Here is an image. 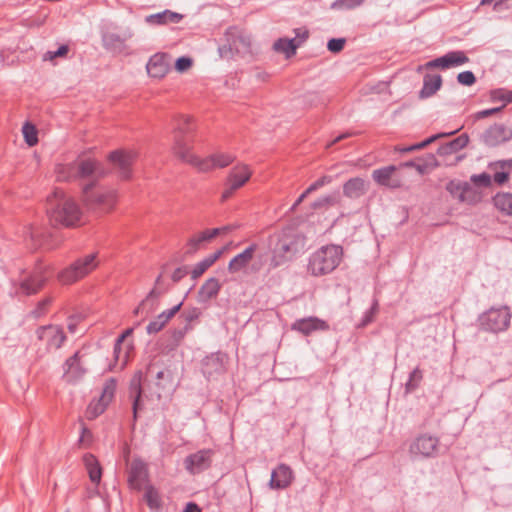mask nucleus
<instances>
[{"mask_svg": "<svg viewBox=\"0 0 512 512\" xmlns=\"http://www.w3.org/2000/svg\"><path fill=\"white\" fill-rule=\"evenodd\" d=\"M422 371L416 367L410 374H409V379L408 381L405 383V390L406 392H412L414 391L420 384L421 380H422Z\"/></svg>", "mask_w": 512, "mask_h": 512, "instance_id": "obj_47", "label": "nucleus"}, {"mask_svg": "<svg viewBox=\"0 0 512 512\" xmlns=\"http://www.w3.org/2000/svg\"><path fill=\"white\" fill-rule=\"evenodd\" d=\"M47 215L53 225L70 228L82 223L83 212L72 197L63 190L55 188L47 197Z\"/></svg>", "mask_w": 512, "mask_h": 512, "instance_id": "obj_2", "label": "nucleus"}, {"mask_svg": "<svg viewBox=\"0 0 512 512\" xmlns=\"http://www.w3.org/2000/svg\"><path fill=\"white\" fill-rule=\"evenodd\" d=\"M306 237L292 227H286L276 234L272 248L270 268L275 269L292 261L305 248Z\"/></svg>", "mask_w": 512, "mask_h": 512, "instance_id": "obj_3", "label": "nucleus"}, {"mask_svg": "<svg viewBox=\"0 0 512 512\" xmlns=\"http://www.w3.org/2000/svg\"><path fill=\"white\" fill-rule=\"evenodd\" d=\"M223 250H217L213 254L199 261L191 271L192 279L199 278L208 268H210L222 255Z\"/></svg>", "mask_w": 512, "mask_h": 512, "instance_id": "obj_37", "label": "nucleus"}, {"mask_svg": "<svg viewBox=\"0 0 512 512\" xmlns=\"http://www.w3.org/2000/svg\"><path fill=\"white\" fill-rule=\"evenodd\" d=\"M345 43V38H332L327 43V49L332 53H339L343 50Z\"/></svg>", "mask_w": 512, "mask_h": 512, "instance_id": "obj_54", "label": "nucleus"}, {"mask_svg": "<svg viewBox=\"0 0 512 512\" xmlns=\"http://www.w3.org/2000/svg\"><path fill=\"white\" fill-rule=\"evenodd\" d=\"M69 51V48L67 45H61L56 51H48L44 55V60H53L57 57H63L65 56Z\"/></svg>", "mask_w": 512, "mask_h": 512, "instance_id": "obj_58", "label": "nucleus"}, {"mask_svg": "<svg viewBox=\"0 0 512 512\" xmlns=\"http://www.w3.org/2000/svg\"><path fill=\"white\" fill-rule=\"evenodd\" d=\"M48 267L41 261L37 262L33 272L20 281V291L25 295H32L37 293L45 284L48 275Z\"/></svg>", "mask_w": 512, "mask_h": 512, "instance_id": "obj_11", "label": "nucleus"}, {"mask_svg": "<svg viewBox=\"0 0 512 512\" xmlns=\"http://www.w3.org/2000/svg\"><path fill=\"white\" fill-rule=\"evenodd\" d=\"M468 184L469 183L467 182L450 181L447 184L446 189L454 198L459 201V196L463 193L465 186H468Z\"/></svg>", "mask_w": 512, "mask_h": 512, "instance_id": "obj_48", "label": "nucleus"}, {"mask_svg": "<svg viewBox=\"0 0 512 512\" xmlns=\"http://www.w3.org/2000/svg\"><path fill=\"white\" fill-rule=\"evenodd\" d=\"M457 81L461 85L471 86L476 82V77L472 71H463L457 75Z\"/></svg>", "mask_w": 512, "mask_h": 512, "instance_id": "obj_52", "label": "nucleus"}, {"mask_svg": "<svg viewBox=\"0 0 512 512\" xmlns=\"http://www.w3.org/2000/svg\"><path fill=\"white\" fill-rule=\"evenodd\" d=\"M188 267L187 266H181L174 270L172 273V280L173 282L177 283L180 280H182L187 274H188Z\"/></svg>", "mask_w": 512, "mask_h": 512, "instance_id": "obj_61", "label": "nucleus"}, {"mask_svg": "<svg viewBox=\"0 0 512 512\" xmlns=\"http://www.w3.org/2000/svg\"><path fill=\"white\" fill-rule=\"evenodd\" d=\"M340 195L339 192H333L329 195L318 198L312 203L313 209H320L323 207L334 206L339 203Z\"/></svg>", "mask_w": 512, "mask_h": 512, "instance_id": "obj_40", "label": "nucleus"}, {"mask_svg": "<svg viewBox=\"0 0 512 512\" xmlns=\"http://www.w3.org/2000/svg\"><path fill=\"white\" fill-rule=\"evenodd\" d=\"M144 498L151 510H158L161 508L162 500L160 494L152 485H148L146 487Z\"/></svg>", "mask_w": 512, "mask_h": 512, "instance_id": "obj_38", "label": "nucleus"}, {"mask_svg": "<svg viewBox=\"0 0 512 512\" xmlns=\"http://www.w3.org/2000/svg\"><path fill=\"white\" fill-rule=\"evenodd\" d=\"M365 0H336L332 4L334 9H354L360 6Z\"/></svg>", "mask_w": 512, "mask_h": 512, "instance_id": "obj_49", "label": "nucleus"}, {"mask_svg": "<svg viewBox=\"0 0 512 512\" xmlns=\"http://www.w3.org/2000/svg\"><path fill=\"white\" fill-rule=\"evenodd\" d=\"M479 200V194L470 184L465 186L463 193L459 196V202L461 203L475 204Z\"/></svg>", "mask_w": 512, "mask_h": 512, "instance_id": "obj_46", "label": "nucleus"}, {"mask_svg": "<svg viewBox=\"0 0 512 512\" xmlns=\"http://www.w3.org/2000/svg\"><path fill=\"white\" fill-rule=\"evenodd\" d=\"M492 99L501 100L504 101L505 103H512V92L505 91L503 89H497L492 92Z\"/></svg>", "mask_w": 512, "mask_h": 512, "instance_id": "obj_56", "label": "nucleus"}, {"mask_svg": "<svg viewBox=\"0 0 512 512\" xmlns=\"http://www.w3.org/2000/svg\"><path fill=\"white\" fill-rule=\"evenodd\" d=\"M291 329L303 334L304 336H309L316 331H327L329 329V325L326 321L318 317L310 316L295 320L291 325Z\"/></svg>", "mask_w": 512, "mask_h": 512, "instance_id": "obj_20", "label": "nucleus"}, {"mask_svg": "<svg viewBox=\"0 0 512 512\" xmlns=\"http://www.w3.org/2000/svg\"><path fill=\"white\" fill-rule=\"evenodd\" d=\"M116 388H117V381L115 378L111 377L109 379H107L105 382H104V385H103V388H102V393L100 395V398L101 401L103 403H110L114 396H115V392H116Z\"/></svg>", "mask_w": 512, "mask_h": 512, "instance_id": "obj_39", "label": "nucleus"}, {"mask_svg": "<svg viewBox=\"0 0 512 512\" xmlns=\"http://www.w3.org/2000/svg\"><path fill=\"white\" fill-rule=\"evenodd\" d=\"M108 405H109L108 403H103L101 401V399H99L96 403L90 404L88 411H87L89 414V417L95 418V417L99 416L100 414H102L105 411V409L107 408Z\"/></svg>", "mask_w": 512, "mask_h": 512, "instance_id": "obj_51", "label": "nucleus"}, {"mask_svg": "<svg viewBox=\"0 0 512 512\" xmlns=\"http://www.w3.org/2000/svg\"><path fill=\"white\" fill-rule=\"evenodd\" d=\"M133 332V328H128L126 329L117 339H116V342H115V345H114V352L116 353L118 350L121 349V344L123 342V340L131 335Z\"/></svg>", "mask_w": 512, "mask_h": 512, "instance_id": "obj_63", "label": "nucleus"}, {"mask_svg": "<svg viewBox=\"0 0 512 512\" xmlns=\"http://www.w3.org/2000/svg\"><path fill=\"white\" fill-rule=\"evenodd\" d=\"M251 177V171L246 165H237L230 171L227 183L232 185V189L241 188Z\"/></svg>", "mask_w": 512, "mask_h": 512, "instance_id": "obj_31", "label": "nucleus"}, {"mask_svg": "<svg viewBox=\"0 0 512 512\" xmlns=\"http://www.w3.org/2000/svg\"><path fill=\"white\" fill-rule=\"evenodd\" d=\"M470 180L477 186L489 187L491 185V176L486 172L474 174L471 176Z\"/></svg>", "mask_w": 512, "mask_h": 512, "instance_id": "obj_50", "label": "nucleus"}, {"mask_svg": "<svg viewBox=\"0 0 512 512\" xmlns=\"http://www.w3.org/2000/svg\"><path fill=\"white\" fill-rule=\"evenodd\" d=\"M439 446L438 437L424 433L412 441L409 453L413 459L435 458L439 454Z\"/></svg>", "mask_w": 512, "mask_h": 512, "instance_id": "obj_9", "label": "nucleus"}, {"mask_svg": "<svg viewBox=\"0 0 512 512\" xmlns=\"http://www.w3.org/2000/svg\"><path fill=\"white\" fill-rule=\"evenodd\" d=\"M221 283L215 277L208 278L198 291V302L207 303L218 296L221 290Z\"/></svg>", "mask_w": 512, "mask_h": 512, "instance_id": "obj_30", "label": "nucleus"}, {"mask_svg": "<svg viewBox=\"0 0 512 512\" xmlns=\"http://www.w3.org/2000/svg\"><path fill=\"white\" fill-rule=\"evenodd\" d=\"M192 59L187 56L179 57L175 62V69L178 72H184L192 66Z\"/></svg>", "mask_w": 512, "mask_h": 512, "instance_id": "obj_57", "label": "nucleus"}, {"mask_svg": "<svg viewBox=\"0 0 512 512\" xmlns=\"http://www.w3.org/2000/svg\"><path fill=\"white\" fill-rule=\"evenodd\" d=\"M26 241H30L33 248L53 249L57 243L53 240L52 232L49 228L31 224L24 228L23 232Z\"/></svg>", "mask_w": 512, "mask_h": 512, "instance_id": "obj_10", "label": "nucleus"}, {"mask_svg": "<svg viewBox=\"0 0 512 512\" xmlns=\"http://www.w3.org/2000/svg\"><path fill=\"white\" fill-rule=\"evenodd\" d=\"M512 130L503 124H495L490 126L481 134V141L488 147H496L510 140Z\"/></svg>", "mask_w": 512, "mask_h": 512, "instance_id": "obj_19", "label": "nucleus"}, {"mask_svg": "<svg viewBox=\"0 0 512 512\" xmlns=\"http://www.w3.org/2000/svg\"><path fill=\"white\" fill-rule=\"evenodd\" d=\"M495 208L506 216L512 217V193L498 192L492 198Z\"/></svg>", "mask_w": 512, "mask_h": 512, "instance_id": "obj_36", "label": "nucleus"}, {"mask_svg": "<svg viewBox=\"0 0 512 512\" xmlns=\"http://www.w3.org/2000/svg\"><path fill=\"white\" fill-rule=\"evenodd\" d=\"M102 42H103V46L106 49L114 50V49L120 48L124 44L125 39L122 38L117 33H105L102 36Z\"/></svg>", "mask_w": 512, "mask_h": 512, "instance_id": "obj_41", "label": "nucleus"}, {"mask_svg": "<svg viewBox=\"0 0 512 512\" xmlns=\"http://www.w3.org/2000/svg\"><path fill=\"white\" fill-rule=\"evenodd\" d=\"M143 373L137 371L131 378L128 388V396L132 402L133 420L136 421L138 413L144 409V403L142 399Z\"/></svg>", "mask_w": 512, "mask_h": 512, "instance_id": "obj_16", "label": "nucleus"}, {"mask_svg": "<svg viewBox=\"0 0 512 512\" xmlns=\"http://www.w3.org/2000/svg\"><path fill=\"white\" fill-rule=\"evenodd\" d=\"M83 462L91 482L98 484L102 477V469L97 458L93 454H85Z\"/></svg>", "mask_w": 512, "mask_h": 512, "instance_id": "obj_35", "label": "nucleus"}, {"mask_svg": "<svg viewBox=\"0 0 512 512\" xmlns=\"http://www.w3.org/2000/svg\"><path fill=\"white\" fill-rule=\"evenodd\" d=\"M368 182L363 178L355 177L346 181L343 185V194L350 199H359L368 191Z\"/></svg>", "mask_w": 512, "mask_h": 512, "instance_id": "obj_28", "label": "nucleus"}, {"mask_svg": "<svg viewBox=\"0 0 512 512\" xmlns=\"http://www.w3.org/2000/svg\"><path fill=\"white\" fill-rule=\"evenodd\" d=\"M342 257L341 246L334 244L322 246L310 255L307 270L316 277L327 275L339 266Z\"/></svg>", "mask_w": 512, "mask_h": 512, "instance_id": "obj_5", "label": "nucleus"}, {"mask_svg": "<svg viewBox=\"0 0 512 512\" xmlns=\"http://www.w3.org/2000/svg\"><path fill=\"white\" fill-rule=\"evenodd\" d=\"M165 293V289H162L161 287H154L146 296L144 299L150 307L146 311L145 315H149L152 313L158 306L157 300Z\"/></svg>", "mask_w": 512, "mask_h": 512, "instance_id": "obj_43", "label": "nucleus"}, {"mask_svg": "<svg viewBox=\"0 0 512 512\" xmlns=\"http://www.w3.org/2000/svg\"><path fill=\"white\" fill-rule=\"evenodd\" d=\"M147 480V465L140 459L133 460L128 473V483L130 488L140 491Z\"/></svg>", "mask_w": 512, "mask_h": 512, "instance_id": "obj_21", "label": "nucleus"}, {"mask_svg": "<svg viewBox=\"0 0 512 512\" xmlns=\"http://www.w3.org/2000/svg\"><path fill=\"white\" fill-rule=\"evenodd\" d=\"M183 15L171 10H164L155 14L146 16L145 22L150 25H164L168 23H179Z\"/></svg>", "mask_w": 512, "mask_h": 512, "instance_id": "obj_32", "label": "nucleus"}, {"mask_svg": "<svg viewBox=\"0 0 512 512\" xmlns=\"http://www.w3.org/2000/svg\"><path fill=\"white\" fill-rule=\"evenodd\" d=\"M63 369L68 381L73 382H76L79 379H81L86 373V369L84 368L81 362L79 352H75L71 357H69L65 361Z\"/></svg>", "mask_w": 512, "mask_h": 512, "instance_id": "obj_25", "label": "nucleus"}, {"mask_svg": "<svg viewBox=\"0 0 512 512\" xmlns=\"http://www.w3.org/2000/svg\"><path fill=\"white\" fill-rule=\"evenodd\" d=\"M469 62V58L464 51L453 50L449 51L441 57L430 60L426 63V68H441L449 69L458 67Z\"/></svg>", "mask_w": 512, "mask_h": 512, "instance_id": "obj_15", "label": "nucleus"}, {"mask_svg": "<svg viewBox=\"0 0 512 512\" xmlns=\"http://www.w3.org/2000/svg\"><path fill=\"white\" fill-rule=\"evenodd\" d=\"M379 312V301L378 299L374 298L372 300V304L369 309H367L361 318V321L359 323V327H366L370 323H372L375 319V316Z\"/></svg>", "mask_w": 512, "mask_h": 512, "instance_id": "obj_42", "label": "nucleus"}, {"mask_svg": "<svg viewBox=\"0 0 512 512\" xmlns=\"http://www.w3.org/2000/svg\"><path fill=\"white\" fill-rule=\"evenodd\" d=\"M99 178L91 179L89 184L83 187L84 200L88 207L92 209H100L102 211L111 210L117 200L116 190L110 188H99L93 190L95 182Z\"/></svg>", "mask_w": 512, "mask_h": 512, "instance_id": "obj_7", "label": "nucleus"}, {"mask_svg": "<svg viewBox=\"0 0 512 512\" xmlns=\"http://www.w3.org/2000/svg\"><path fill=\"white\" fill-rule=\"evenodd\" d=\"M225 39L232 53L245 54L250 51V36L237 27H229L226 30Z\"/></svg>", "mask_w": 512, "mask_h": 512, "instance_id": "obj_14", "label": "nucleus"}, {"mask_svg": "<svg viewBox=\"0 0 512 512\" xmlns=\"http://www.w3.org/2000/svg\"><path fill=\"white\" fill-rule=\"evenodd\" d=\"M504 106H505V104L502 105L501 107L490 108V109H485V110L478 111L475 114V117L477 119H483V118L489 117L491 115H494V114L500 112L504 108Z\"/></svg>", "mask_w": 512, "mask_h": 512, "instance_id": "obj_60", "label": "nucleus"}, {"mask_svg": "<svg viewBox=\"0 0 512 512\" xmlns=\"http://www.w3.org/2000/svg\"><path fill=\"white\" fill-rule=\"evenodd\" d=\"M258 245L256 243L250 244L241 253L234 256L228 263V271L232 274L246 271L248 265L251 263L254 253Z\"/></svg>", "mask_w": 512, "mask_h": 512, "instance_id": "obj_22", "label": "nucleus"}, {"mask_svg": "<svg viewBox=\"0 0 512 512\" xmlns=\"http://www.w3.org/2000/svg\"><path fill=\"white\" fill-rule=\"evenodd\" d=\"M204 243L203 239H201V236L199 234L194 235L191 237L187 243L188 246V252L194 253L196 252L200 246Z\"/></svg>", "mask_w": 512, "mask_h": 512, "instance_id": "obj_59", "label": "nucleus"}, {"mask_svg": "<svg viewBox=\"0 0 512 512\" xmlns=\"http://www.w3.org/2000/svg\"><path fill=\"white\" fill-rule=\"evenodd\" d=\"M442 85V78L440 75L426 74L423 78V86L419 91V97L421 99L429 98L434 95Z\"/></svg>", "mask_w": 512, "mask_h": 512, "instance_id": "obj_33", "label": "nucleus"}, {"mask_svg": "<svg viewBox=\"0 0 512 512\" xmlns=\"http://www.w3.org/2000/svg\"><path fill=\"white\" fill-rule=\"evenodd\" d=\"M99 262L97 253H91L78 258L58 274V279L63 284H72L95 270Z\"/></svg>", "mask_w": 512, "mask_h": 512, "instance_id": "obj_8", "label": "nucleus"}, {"mask_svg": "<svg viewBox=\"0 0 512 512\" xmlns=\"http://www.w3.org/2000/svg\"><path fill=\"white\" fill-rule=\"evenodd\" d=\"M201 315V310L197 307H193L187 310H184L181 314V316L184 318L185 322L187 324L192 323L193 321L197 320Z\"/></svg>", "mask_w": 512, "mask_h": 512, "instance_id": "obj_55", "label": "nucleus"}, {"mask_svg": "<svg viewBox=\"0 0 512 512\" xmlns=\"http://www.w3.org/2000/svg\"><path fill=\"white\" fill-rule=\"evenodd\" d=\"M195 126L189 116H181L174 132V154L183 162L190 164L200 172H209L216 168H225L235 160L230 153H214L200 158L192 153Z\"/></svg>", "mask_w": 512, "mask_h": 512, "instance_id": "obj_1", "label": "nucleus"}, {"mask_svg": "<svg viewBox=\"0 0 512 512\" xmlns=\"http://www.w3.org/2000/svg\"><path fill=\"white\" fill-rule=\"evenodd\" d=\"M182 302L173 306L172 308L163 311L160 313L154 320L150 321L146 327V331L148 334H156L161 331L167 322L175 316V314L181 309Z\"/></svg>", "mask_w": 512, "mask_h": 512, "instance_id": "obj_29", "label": "nucleus"}, {"mask_svg": "<svg viewBox=\"0 0 512 512\" xmlns=\"http://www.w3.org/2000/svg\"><path fill=\"white\" fill-rule=\"evenodd\" d=\"M36 335L47 350L59 349L66 340L63 329L60 326L52 324L39 327L36 330Z\"/></svg>", "mask_w": 512, "mask_h": 512, "instance_id": "obj_12", "label": "nucleus"}, {"mask_svg": "<svg viewBox=\"0 0 512 512\" xmlns=\"http://www.w3.org/2000/svg\"><path fill=\"white\" fill-rule=\"evenodd\" d=\"M293 480V471L286 464H280L272 471L270 485L275 489L287 488Z\"/></svg>", "mask_w": 512, "mask_h": 512, "instance_id": "obj_27", "label": "nucleus"}, {"mask_svg": "<svg viewBox=\"0 0 512 512\" xmlns=\"http://www.w3.org/2000/svg\"><path fill=\"white\" fill-rule=\"evenodd\" d=\"M50 303V300L49 299H45L41 302H39L38 306L36 307V309L33 311V315L38 318L40 316H42L44 313H45V309L46 307L49 305Z\"/></svg>", "mask_w": 512, "mask_h": 512, "instance_id": "obj_64", "label": "nucleus"}, {"mask_svg": "<svg viewBox=\"0 0 512 512\" xmlns=\"http://www.w3.org/2000/svg\"><path fill=\"white\" fill-rule=\"evenodd\" d=\"M511 317L512 314L508 306L492 307L480 314L477 322L480 330L496 334L509 328Z\"/></svg>", "mask_w": 512, "mask_h": 512, "instance_id": "obj_6", "label": "nucleus"}, {"mask_svg": "<svg viewBox=\"0 0 512 512\" xmlns=\"http://www.w3.org/2000/svg\"><path fill=\"white\" fill-rule=\"evenodd\" d=\"M331 177L330 176H322L321 178H319L318 180H316L315 182H313L309 188H310V191L314 192L318 189H320L321 187L329 184L331 182Z\"/></svg>", "mask_w": 512, "mask_h": 512, "instance_id": "obj_62", "label": "nucleus"}, {"mask_svg": "<svg viewBox=\"0 0 512 512\" xmlns=\"http://www.w3.org/2000/svg\"><path fill=\"white\" fill-rule=\"evenodd\" d=\"M507 164L508 161L502 160L490 165L491 168L501 169V171H496L493 176L495 183H497L498 185H503L509 178V172L504 170Z\"/></svg>", "mask_w": 512, "mask_h": 512, "instance_id": "obj_44", "label": "nucleus"}, {"mask_svg": "<svg viewBox=\"0 0 512 512\" xmlns=\"http://www.w3.org/2000/svg\"><path fill=\"white\" fill-rule=\"evenodd\" d=\"M55 174L58 181L69 182L78 179L102 178L105 171L98 161L87 158L77 159L68 164H58Z\"/></svg>", "mask_w": 512, "mask_h": 512, "instance_id": "obj_4", "label": "nucleus"}, {"mask_svg": "<svg viewBox=\"0 0 512 512\" xmlns=\"http://www.w3.org/2000/svg\"><path fill=\"white\" fill-rule=\"evenodd\" d=\"M469 137L467 134H461L457 138L450 141V147H452L454 153L465 148L468 145Z\"/></svg>", "mask_w": 512, "mask_h": 512, "instance_id": "obj_53", "label": "nucleus"}, {"mask_svg": "<svg viewBox=\"0 0 512 512\" xmlns=\"http://www.w3.org/2000/svg\"><path fill=\"white\" fill-rule=\"evenodd\" d=\"M224 358L225 356L222 353L218 352L212 353L203 359L202 372L207 379H210L215 375L224 373Z\"/></svg>", "mask_w": 512, "mask_h": 512, "instance_id": "obj_24", "label": "nucleus"}, {"mask_svg": "<svg viewBox=\"0 0 512 512\" xmlns=\"http://www.w3.org/2000/svg\"><path fill=\"white\" fill-rule=\"evenodd\" d=\"M213 454L214 451L211 449H202L189 454L184 459L185 469L191 475H196L207 470L211 466Z\"/></svg>", "mask_w": 512, "mask_h": 512, "instance_id": "obj_13", "label": "nucleus"}, {"mask_svg": "<svg viewBox=\"0 0 512 512\" xmlns=\"http://www.w3.org/2000/svg\"><path fill=\"white\" fill-rule=\"evenodd\" d=\"M147 373L149 375L155 374V385L157 387V398L161 397V391L164 390L168 384L171 383V373L167 369H157L155 365L148 367Z\"/></svg>", "mask_w": 512, "mask_h": 512, "instance_id": "obj_34", "label": "nucleus"}, {"mask_svg": "<svg viewBox=\"0 0 512 512\" xmlns=\"http://www.w3.org/2000/svg\"><path fill=\"white\" fill-rule=\"evenodd\" d=\"M137 158L135 151L116 150L109 154V160L119 169L122 179H130L131 166Z\"/></svg>", "mask_w": 512, "mask_h": 512, "instance_id": "obj_17", "label": "nucleus"}, {"mask_svg": "<svg viewBox=\"0 0 512 512\" xmlns=\"http://www.w3.org/2000/svg\"><path fill=\"white\" fill-rule=\"evenodd\" d=\"M295 33V38H279L276 40L273 44V49L276 52L283 53L287 58L295 55L297 48H299L309 36L308 31L303 29H296Z\"/></svg>", "mask_w": 512, "mask_h": 512, "instance_id": "obj_18", "label": "nucleus"}, {"mask_svg": "<svg viewBox=\"0 0 512 512\" xmlns=\"http://www.w3.org/2000/svg\"><path fill=\"white\" fill-rule=\"evenodd\" d=\"M396 166L389 165L386 167H382L376 169L372 173V177L376 183L381 186H385L391 189H396L401 186V181L399 179H395L392 177L393 173L396 171Z\"/></svg>", "mask_w": 512, "mask_h": 512, "instance_id": "obj_26", "label": "nucleus"}, {"mask_svg": "<svg viewBox=\"0 0 512 512\" xmlns=\"http://www.w3.org/2000/svg\"><path fill=\"white\" fill-rule=\"evenodd\" d=\"M146 69L153 78L164 77L170 69V59L165 53H156L150 57Z\"/></svg>", "mask_w": 512, "mask_h": 512, "instance_id": "obj_23", "label": "nucleus"}, {"mask_svg": "<svg viewBox=\"0 0 512 512\" xmlns=\"http://www.w3.org/2000/svg\"><path fill=\"white\" fill-rule=\"evenodd\" d=\"M22 133L25 142L29 146H34L38 143V131L33 124L26 122L22 127Z\"/></svg>", "mask_w": 512, "mask_h": 512, "instance_id": "obj_45", "label": "nucleus"}]
</instances>
